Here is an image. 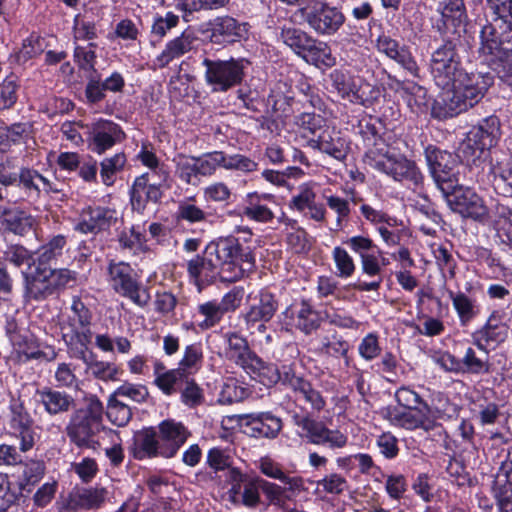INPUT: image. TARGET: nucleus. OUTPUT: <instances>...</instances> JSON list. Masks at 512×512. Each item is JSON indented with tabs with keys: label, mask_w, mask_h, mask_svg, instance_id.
Wrapping results in <instances>:
<instances>
[{
	"label": "nucleus",
	"mask_w": 512,
	"mask_h": 512,
	"mask_svg": "<svg viewBox=\"0 0 512 512\" xmlns=\"http://www.w3.org/2000/svg\"><path fill=\"white\" fill-rule=\"evenodd\" d=\"M187 272L195 285H201L219 276L223 282H236L255 266V257L249 248L244 249L233 236L221 237L210 242L202 255L187 261Z\"/></svg>",
	"instance_id": "f257e3e1"
},
{
	"label": "nucleus",
	"mask_w": 512,
	"mask_h": 512,
	"mask_svg": "<svg viewBox=\"0 0 512 512\" xmlns=\"http://www.w3.org/2000/svg\"><path fill=\"white\" fill-rule=\"evenodd\" d=\"M494 77L489 72H467L464 69L451 79L432 106L434 118L445 120L476 105L492 86Z\"/></svg>",
	"instance_id": "f03ea898"
},
{
	"label": "nucleus",
	"mask_w": 512,
	"mask_h": 512,
	"mask_svg": "<svg viewBox=\"0 0 512 512\" xmlns=\"http://www.w3.org/2000/svg\"><path fill=\"white\" fill-rule=\"evenodd\" d=\"M444 196L451 210L462 217L479 222L493 219L497 237L512 252V210L508 206L494 199L486 203L472 189L463 188L459 184L451 194Z\"/></svg>",
	"instance_id": "7ed1b4c3"
},
{
	"label": "nucleus",
	"mask_w": 512,
	"mask_h": 512,
	"mask_svg": "<svg viewBox=\"0 0 512 512\" xmlns=\"http://www.w3.org/2000/svg\"><path fill=\"white\" fill-rule=\"evenodd\" d=\"M360 134L367 145L374 146L364 155L366 165L386 174L395 181L409 180L415 185L422 182L423 176L415 163L394 148L385 145L374 125L370 123L361 125Z\"/></svg>",
	"instance_id": "20e7f679"
},
{
	"label": "nucleus",
	"mask_w": 512,
	"mask_h": 512,
	"mask_svg": "<svg viewBox=\"0 0 512 512\" xmlns=\"http://www.w3.org/2000/svg\"><path fill=\"white\" fill-rule=\"evenodd\" d=\"M486 5L495 18L481 28L478 52L512 55V0H486Z\"/></svg>",
	"instance_id": "39448f33"
},
{
	"label": "nucleus",
	"mask_w": 512,
	"mask_h": 512,
	"mask_svg": "<svg viewBox=\"0 0 512 512\" xmlns=\"http://www.w3.org/2000/svg\"><path fill=\"white\" fill-rule=\"evenodd\" d=\"M86 406L77 409L71 415L66 426L70 441L80 448H95L97 436L103 430V404L94 395L85 399Z\"/></svg>",
	"instance_id": "423d86ee"
},
{
	"label": "nucleus",
	"mask_w": 512,
	"mask_h": 512,
	"mask_svg": "<svg viewBox=\"0 0 512 512\" xmlns=\"http://www.w3.org/2000/svg\"><path fill=\"white\" fill-rule=\"evenodd\" d=\"M280 38L284 44L309 64L317 67H332L336 62L326 43L314 39L301 29L283 28Z\"/></svg>",
	"instance_id": "0eeeda50"
},
{
	"label": "nucleus",
	"mask_w": 512,
	"mask_h": 512,
	"mask_svg": "<svg viewBox=\"0 0 512 512\" xmlns=\"http://www.w3.org/2000/svg\"><path fill=\"white\" fill-rule=\"evenodd\" d=\"M202 64L205 67V81L211 90L226 92L243 81L245 70L250 63L245 58H230L229 60L205 58Z\"/></svg>",
	"instance_id": "6e6552de"
},
{
	"label": "nucleus",
	"mask_w": 512,
	"mask_h": 512,
	"mask_svg": "<svg viewBox=\"0 0 512 512\" xmlns=\"http://www.w3.org/2000/svg\"><path fill=\"white\" fill-rule=\"evenodd\" d=\"M293 423L300 429L299 436L309 443L327 446L330 449H342L347 445L346 434L329 429L323 422L313 419L308 414H295Z\"/></svg>",
	"instance_id": "1a4fd4ad"
},
{
	"label": "nucleus",
	"mask_w": 512,
	"mask_h": 512,
	"mask_svg": "<svg viewBox=\"0 0 512 512\" xmlns=\"http://www.w3.org/2000/svg\"><path fill=\"white\" fill-rule=\"evenodd\" d=\"M430 174L443 195L451 194L459 184L457 177V161L446 151L428 147L425 151Z\"/></svg>",
	"instance_id": "9d476101"
},
{
	"label": "nucleus",
	"mask_w": 512,
	"mask_h": 512,
	"mask_svg": "<svg viewBox=\"0 0 512 512\" xmlns=\"http://www.w3.org/2000/svg\"><path fill=\"white\" fill-rule=\"evenodd\" d=\"M462 70L461 58L452 41L444 42L432 52L430 72L439 87H447L451 79Z\"/></svg>",
	"instance_id": "9b49d317"
},
{
	"label": "nucleus",
	"mask_w": 512,
	"mask_h": 512,
	"mask_svg": "<svg viewBox=\"0 0 512 512\" xmlns=\"http://www.w3.org/2000/svg\"><path fill=\"white\" fill-rule=\"evenodd\" d=\"M110 283L113 289L124 297L129 298L133 303L144 307L150 300L148 291L142 287L134 278L133 269L124 262L110 263Z\"/></svg>",
	"instance_id": "f8f14e48"
},
{
	"label": "nucleus",
	"mask_w": 512,
	"mask_h": 512,
	"mask_svg": "<svg viewBox=\"0 0 512 512\" xmlns=\"http://www.w3.org/2000/svg\"><path fill=\"white\" fill-rule=\"evenodd\" d=\"M308 26L319 35H333L344 24L345 16L337 7L317 1L303 10Z\"/></svg>",
	"instance_id": "ddd939ff"
},
{
	"label": "nucleus",
	"mask_w": 512,
	"mask_h": 512,
	"mask_svg": "<svg viewBox=\"0 0 512 512\" xmlns=\"http://www.w3.org/2000/svg\"><path fill=\"white\" fill-rule=\"evenodd\" d=\"M248 310L242 314L246 329L251 333L257 330L259 333L266 331V323L271 321L278 310L276 297L267 290H260L257 295L251 297Z\"/></svg>",
	"instance_id": "4468645a"
},
{
	"label": "nucleus",
	"mask_w": 512,
	"mask_h": 512,
	"mask_svg": "<svg viewBox=\"0 0 512 512\" xmlns=\"http://www.w3.org/2000/svg\"><path fill=\"white\" fill-rule=\"evenodd\" d=\"M500 137V122L497 117H488L473 127L468 133L467 140L462 145L463 153L471 150L470 155L480 157L485 151L496 145Z\"/></svg>",
	"instance_id": "2eb2a0df"
},
{
	"label": "nucleus",
	"mask_w": 512,
	"mask_h": 512,
	"mask_svg": "<svg viewBox=\"0 0 512 512\" xmlns=\"http://www.w3.org/2000/svg\"><path fill=\"white\" fill-rule=\"evenodd\" d=\"M125 139L121 127L106 119H100L88 126V147L96 154H103Z\"/></svg>",
	"instance_id": "dca6fc26"
},
{
	"label": "nucleus",
	"mask_w": 512,
	"mask_h": 512,
	"mask_svg": "<svg viewBox=\"0 0 512 512\" xmlns=\"http://www.w3.org/2000/svg\"><path fill=\"white\" fill-rule=\"evenodd\" d=\"M116 210L102 206H87L79 214L74 230L82 234H97L118 222Z\"/></svg>",
	"instance_id": "f3484780"
},
{
	"label": "nucleus",
	"mask_w": 512,
	"mask_h": 512,
	"mask_svg": "<svg viewBox=\"0 0 512 512\" xmlns=\"http://www.w3.org/2000/svg\"><path fill=\"white\" fill-rule=\"evenodd\" d=\"M240 425L250 437L274 439L281 432L283 422L271 412H260L241 415Z\"/></svg>",
	"instance_id": "a211bd4d"
},
{
	"label": "nucleus",
	"mask_w": 512,
	"mask_h": 512,
	"mask_svg": "<svg viewBox=\"0 0 512 512\" xmlns=\"http://www.w3.org/2000/svg\"><path fill=\"white\" fill-rule=\"evenodd\" d=\"M436 11L440 15L436 21V28L441 33H457L469 22L464 0H441L437 4Z\"/></svg>",
	"instance_id": "6ab92c4d"
},
{
	"label": "nucleus",
	"mask_w": 512,
	"mask_h": 512,
	"mask_svg": "<svg viewBox=\"0 0 512 512\" xmlns=\"http://www.w3.org/2000/svg\"><path fill=\"white\" fill-rule=\"evenodd\" d=\"M161 443L160 457H174L190 436L189 430L175 420H164L158 425Z\"/></svg>",
	"instance_id": "aec40b11"
},
{
	"label": "nucleus",
	"mask_w": 512,
	"mask_h": 512,
	"mask_svg": "<svg viewBox=\"0 0 512 512\" xmlns=\"http://www.w3.org/2000/svg\"><path fill=\"white\" fill-rule=\"evenodd\" d=\"M29 199L37 200L42 195L58 194L63 191L62 185L52 181L39 173V171L24 167L17 184Z\"/></svg>",
	"instance_id": "412c9836"
},
{
	"label": "nucleus",
	"mask_w": 512,
	"mask_h": 512,
	"mask_svg": "<svg viewBox=\"0 0 512 512\" xmlns=\"http://www.w3.org/2000/svg\"><path fill=\"white\" fill-rule=\"evenodd\" d=\"M283 385L291 390L295 401H303L317 412L324 409L326 402L320 391L303 377L294 372H286L283 377Z\"/></svg>",
	"instance_id": "4be33fe9"
},
{
	"label": "nucleus",
	"mask_w": 512,
	"mask_h": 512,
	"mask_svg": "<svg viewBox=\"0 0 512 512\" xmlns=\"http://www.w3.org/2000/svg\"><path fill=\"white\" fill-rule=\"evenodd\" d=\"M307 145L339 161L346 158L349 150L348 144L341 136L340 131L330 127L324 128L316 137L310 138Z\"/></svg>",
	"instance_id": "5701e85b"
},
{
	"label": "nucleus",
	"mask_w": 512,
	"mask_h": 512,
	"mask_svg": "<svg viewBox=\"0 0 512 512\" xmlns=\"http://www.w3.org/2000/svg\"><path fill=\"white\" fill-rule=\"evenodd\" d=\"M208 38L214 44H229L239 41L246 32V25L230 16L216 17L209 23Z\"/></svg>",
	"instance_id": "b1692460"
},
{
	"label": "nucleus",
	"mask_w": 512,
	"mask_h": 512,
	"mask_svg": "<svg viewBox=\"0 0 512 512\" xmlns=\"http://www.w3.org/2000/svg\"><path fill=\"white\" fill-rule=\"evenodd\" d=\"M329 78L332 87L343 99L355 104H364L367 98L363 90V81L360 78L338 69L333 70Z\"/></svg>",
	"instance_id": "393cba45"
},
{
	"label": "nucleus",
	"mask_w": 512,
	"mask_h": 512,
	"mask_svg": "<svg viewBox=\"0 0 512 512\" xmlns=\"http://www.w3.org/2000/svg\"><path fill=\"white\" fill-rule=\"evenodd\" d=\"M25 279L26 292L35 300H42L53 294L55 289L48 274V266L34 265L22 271Z\"/></svg>",
	"instance_id": "a878e982"
},
{
	"label": "nucleus",
	"mask_w": 512,
	"mask_h": 512,
	"mask_svg": "<svg viewBox=\"0 0 512 512\" xmlns=\"http://www.w3.org/2000/svg\"><path fill=\"white\" fill-rule=\"evenodd\" d=\"M412 411L394 408L389 410L388 418L393 425L407 430L422 428L429 431L433 428V422L430 418L431 409L427 404H423V408L416 412Z\"/></svg>",
	"instance_id": "bb28decb"
},
{
	"label": "nucleus",
	"mask_w": 512,
	"mask_h": 512,
	"mask_svg": "<svg viewBox=\"0 0 512 512\" xmlns=\"http://www.w3.org/2000/svg\"><path fill=\"white\" fill-rule=\"evenodd\" d=\"M508 336V326L503 323L502 316L498 311H493L488 317L485 325L473 334L475 344L487 354L483 345L485 343H501Z\"/></svg>",
	"instance_id": "cd10ccee"
},
{
	"label": "nucleus",
	"mask_w": 512,
	"mask_h": 512,
	"mask_svg": "<svg viewBox=\"0 0 512 512\" xmlns=\"http://www.w3.org/2000/svg\"><path fill=\"white\" fill-rule=\"evenodd\" d=\"M36 395L45 411L51 416L68 413L76 406L74 397L65 391L45 387L37 390Z\"/></svg>",
	"instance_id": "c85d7f7f"
},
{
	"label": "nucleus",
	"mask_w": 512,
	"mask_h": 512,
	"mask_svg": "<svg viewBox=\"0 0 512 512\" xmlns=\"http://www.w3.org/2000/svg\"><path fill=\"white\" fill-rule=\"evenodd\" d=\"M107 493L103 487L75 489L69 494L67 508L72 511L98 509L105 502Z\"/></svg>",
	"instance_id": "c756f323"
},
{
	"label": "nucleus",
	"mask_w": 512,
	"mask_h": 512,
	"mask_svg": "<svg viewBox=\"0 0 512 512\" xmlns=\"http://www.w3.org/2000/svg\"><path fill=\"white\" fill-rule=\"evenodd\" d=\"M34 222L33 216L19 207H0V224L14 234H26Z\"/></svg>",
	"instance_id": "7c9ffc66"
},
{
	"label": "nucleus",
	"mask_w": 512,
	"mask_h": 512,
	"mask_svg": "<svg viewBox=\"0 0 512 512\" xmlns=\"http://www.w3.org/2000/svg\"><path fill=\"white\" fill-rule=\"evenodd\" d=\"M133 454L136 459L160 456L161 443L158 432L154 428H145L135 433L133 438Z\"/></svg>",
	"instance_id": "2f4dec72"
},
{
	"label": "nucleus",
	"mask_w": 512,
	"mask_h": 512,
	"mask_svg": "<svg viewBox=\"0 0 512 512\" xmlns=\"http://www.w3.org/2000/svg\"><path fill=\"white\" fill-rule=\"evenodd\" d=\"M255 360L257 363L251 361L244 371L252 378L257 379L259 382L267 386L276 384L279 381L283 384L284 374L286 372H294L288 366H282V369H279L274 364H267L257 355L255 356Z\"/></svg>",
	"instance_id": "473e14b6"
},
{
	"label": "nucleus",
	"mask_w": 512,
	"mask_h": 512,
	"mask_svg": "<svg viewBox=\"0 0 512 512\" xmlns=\"http://www.w3.org/2000/svg\"><path fill=\"white\" fill-rule=\"evenodd\" d=\"M225 340L227 343L225 356L228 360L233 361L243 370L251 361L257 363L255 360L256 354L250 349L245 338L237 333H227L225 334Z\"/></svg>",
	"instance_id": "72a5a7b5"
},
{
	"label": "nucleus",
	"mask_w": 512,
	"mask_h": 512,
	"mask_svg": "<svg viewBox=\"0 0 512 512\" xmlns=\"http://www.w3.org/2000/svg\"><path fill=\"white\" fill-rule=\"evenodd\" d=\"M196 41L197 37L192 31H184L180 36L166 44L165 49L157 57L158 65L165 67L175 58H179L188 53L193 49Z\"/></svg>",
	"instance_id": "f704fd0d"
},
{
	"label": "nucleus",
	"mask_w": 512,
	"mask_h": 512,
	"mask_svg": "<svg viewBox=\"0 0 512 512\" xmlns=\"http://www.w3.org/2000/svg\"><path fill=\"white\" fill-rule=\"evenodd\" d=\"M78 358L86 365V371L99 380H115L118 368L114 363L97 360L95 354L88 350H81Z\"/></svg>",
	"instance_id": "c9c22d12"
},
{
	"label": "nucleus",
	"mask_w": 512,
	"mask_h": 512,
	"mask_svg": "<svg viewBox=\"0 0 512 512\" xmlns=\"http://www.w3.org/2000/svg\"><path fill=\"white\" fill-rule=\"evenodd\" d=\"M224 313L217 300H209L197 305L193 314L197 327L208 330L218 325L223 319Z\"/></svg>",
	"instance_id": "e433bc0d"
},
{
	"label": "nucleus",
	"mask_w": 512,
	"mask_h": 512,
	"mask_svg": "<svg viewBox=\"0 0 512 512\" xmlns=\"http://www.w3.org/2000/svg\"><path fill=\"white\" fill-rule=\"evenodd\" d=\"M247 198V204L243 208V214L247 218L263 223L269 222L274 218L272 210L263 203L264 200H271V195L249 194Z\"/></svg>",
	"instance_id": "4c0bfd02"
},
{
	"label": "nucleus",
	"mask_w": 512,
	"mask_h": 512,
	"mask_svg": "<svg viewBox=\"0 0 512 512\" xmlns=\"http://www.w3.org/2000/svg\"><path fill=\"white\" fill-rule=\"evenodd\" d=\"M322 317L308 302L302 301L295 310V326L304 332L310 334L320 326Z\"/></svg>",
	"instance_id": "58836bf2"
},
{
	"label": "nucleus",
	"mask_w": 512,
	"mask_h": 512,
	"mask_svg": "<svg viewBox=\"0 0 512 512\" xmlns=\"http://www.w3.org/2000/svg\"><path fill=\"white\" fill-rule=\"evenodd\" d=\"M449 297L461 325H467L478 315L479 307L475 299L468 297L463 292L454 293L453 291H449Z\"/></svg>",
	"instance_id": "ea45409f"
},
{
	"label": "nucleus",
	"mask_w": 512,
	"mask_h": 512,
	"mask_svg": "<svg viewBox=\"0 0 512 512\" xmlns=\"http://www.w3.org/2000/svg\"><path fill=\"white\" fill-rule=\"evenodd\" d=\"M176 175L185 183L197 185L200 182V169L196 157L184 155L178 156L175 160Z\"/></svg>",
	"instance_id": "a19ab883"
},
{
	"label": "nucleus",
	"mask_w": 512,
	"mask_h": 512,
	"mask_svg": "<svg viewBox=\"0 0 512 512\" xmlns=\"http://www.w3.org/2000/svg\"><path fill=\"white\" fill-rule=\"evenodd\" d=\"M491 173L494 176L495 189L504 195L512 197V167L508 162H496L491 164Z\"/></svg>",
	"instance_id": "79ce46f5"
},
{
	"label": "nucleus",
	"mask_w": 512,
	"mask_h": 512,
	"mask_svg": "<svg viewBox=\"0 0 512 512\" xmlns=\"http://www.w3.org/2000/svg\"><path fill=\"white\" fill-rule=\"evenodd\" d=\"M480 53L483 56H489L494 71L498 77L512 89V55L510 52L502 53Z\"/></svg>",
	"instance_id": "37998d69"
},
{
	"label": "nucleus",
	"mask_w": 512,
	"mask_h": 512,
	"mask_svg": "<svg viewBox=\"0 0 512 512\" xmlns=\"http://www.w3.org/2000/svg\"><path fill=\"white\" fill-rule=\"evenodd\" d=\"M20 90L19 78L14 75H8L0 83V110L12 108L18 100Z\"/></svg>",
	"instance_id": "c03bdc74"
},
{
	"label": "nucleus",
	"mask_w": 512,
	"mask_h": 512,
	"mask_svg": "<svg viewBox=\"0 0 512 512\" xmlns=\"http://www.w3.org/2000/svg\"><path fill=\"white\" fill-rule=\"evenodd\" d=\"M67 245L64 235L53 236L45 245L39 249L37 264L47 266L52 260L62 255Z\"/></svg>",
	"instance_id": "a18cd8bd"
},
{
	"label": "nucleus",
	"mask_w": 512,
	"mask_h": 512,
	"mask_svg": "<svg viewBox=\"0 0 512 512\" xmlns=\"http://www.w3.org/2000/svg\"><path fill=\"white\" fill-rule=\"evenodd\" d=\"M202 361V347L198 343H193L185 347L183 357L177 368L181 369L186 376H189L201 368Z\"/></svg>",
	"instance_id": "49530a36"
},
{
	"label": "nucleus",
	"mask_w": 512,
	"mask_h": 512,
	"mask_svg": "<svg viewBox=\"0 0 512 512\" xmlns=\"http://www.w3.org/2000/svg\"><path fill=\"white\" fill-rule=\"evenodd\" d=\"M106 415L112 424L123 427L130 421L132 412L126 403L112 394L108 401Z\"/></svg>",
	"instance_id": "de8ad7c7"
},
{
	"label": "nucleus",
	"mask_w": 512,
	"mask_h": 512,
	"mask_svg": "<svg viewBox=\"0 0 512 512\" xmlns=\"http://www.w3.org/2000/svg\"><path fill=\"white\" fill-rule=\"evenodd\" d=\"M72 314L68 321L61 326V332L71 331L76 328H84L91 323V313L80 300H75L72 304Z\"/></svg>",
	"instance_id": "09e8293b"
},
{
	"label": "nucleus",
	"mask_w": 512,
	"mask_h": 512,
	"mask_svg": "<svg viewBox=\"0 0 512 512\" xmlns=\"http://www.w3.org/2000/svg\"><path fill=\"white\" fill-rule=\"evenodd\" d=\"M187 378L181 369L174 368L167 370L165 374L160 375L154 379V384L163 392V394L170 396L177 392V386L184 383Z\"/></svg>",
	"instance_id": "8fccbe9b"
},
{
	"label": "nucleus",
	"mask_w": 512,
	"mask_h": 512,
	"mask_svg": "<svg viewBox=\"0 0 512 512\" xmlns=\"http://www.w3.org/2000/svg\"><path fill=\"white\" fill-rule=\"evenodd\" d=\"M126 163V157L123 153H117L110 158H105L100 163V177L102 182L107 185H113L115 175L123 169Z\"/></svg>",
	"instance_id": "3c124183"
},
{
	"label": "nucleus",
	"mask_w": 512,
	"mask_h": 512,
	"mask_svg": "<svg viewBox=\"0 0 512 512\" xmlns=\"http://www.w3.org/2000/svg\"><path fill=\"white\" fill-rule=\"evenodd\" d=\"M23 169L17 158L7 157L0 162V185L4 187L17 185Z\"/></svg>",
	"instance_id": "603ef678"
},
{
	"label": "nucleus",
	"mask_w": 512,
	"mask_h": 512,
	"mask_svg": "<svg viewBox=\"0 0 512 512\" xmlns=\"http://www.w3.org/2000/svg\"><path fill=\"white\" fill-rule=\"evenodd\" d=\"M260 487L271 505L284 508L287 501L291 500V497L286 493V488L276 483L261 479Z\"/></svg>",
	"instance_id": "864d4df0"
},
{
	"label": "nucleus",
	"mask_w": 512,
	"mask_h": 512,
	"mask_svg": "<svg viewBox=\"0 0 512 512\" xmlns=\"http://www.w3.org/2000/svg\"><path fill=\"white\" fill-rule=\"evenodd\" d=\"M332 257L337 269V276L349 278L354 274L356 269L354 260L344 248L340 246L335 247Z\"/></svg>",
	"instance_id": "5fc2aeb1"
},
{
	"label": "nucleus",
	"mask_w": 512,
	"mask_h": 512,
	"mask_svg": "<svg viewBox=\"0 0 512 512\" xmlns=\"http://www.w3.org/2000/svg\"><path fill=\"white\" fill-rule=\"evenodd\" d=\"M203 389L190 379L189 376L184 380V387L181 390V401L189 408H195L204 402Z\"/></svg>",
	"instance_id": "6e6d98bb"
},
{
	"label": "nucleus",
	"mask_w": 512,
	"mask_h": 512,
	"mask_svg": "<svg viewBox=\"0 0 512 512\" xmlns=\"http://www.w3.org/2000/svg\"><path fill=\"white\" fill-rule=\"evenodd\" d=\"M176 217L178 220L194 224L206 221L208 214L190 200H186L179 203Z\"/></svg>",
	"instance_id": "4d7b16f0"
},
{
	"label": "nucleus",
	"mask_w": 512,
	"mask_h": 512,
	"mask_svg": "<svg viewBox=\"0 0 512 512\" xmlns=\"http://www.w3.org/2000/svg\"><path fill=\"white\" fill-rule=\"evenodd\" d=\"M261 478H248L244 482L242 494L237 505H244L248 508H255L260 503V487Z\"/></svg>",
	"instance_id": "13d9d810"
},
{
	"label": "nucleus",
	"mask_w": 512,
	"mask_h": 512,
	"mask_svg": "<svg viewBox=\"0 0 512 512\" xmlns=\"http://www.w3.org/2000/svg\"><path fill=\"white\" fill-rule=\"evenodd\" d=\"M4 260L12 263L16 267L27 265V269L37 265L33 255L23 246L12 245L4 252Z\"/></svg>",
	"instance_id": "bf43d9fd"
},
{
	"label": "nucleus",
	"mask_w": 512,
	"mask_h": 512,
	"mask_svg": "<svg viewBox=\"0 0 512 512\" xmlns=\"http://www.w3.org/2000/svg\"><path fill=\"white\" fill-rule=\"evenodd\" d=\"M200 174L202 176L212 175L218 167L224 168L225 153L222 151H213L196 157Z\"/></svg>",
	"instance_id": "052dcab7"
},
{
	"label": "nucleus",
	"mask_w": 512,
	"mask_h": 512,
	"mask_svg": "<svg viewBox=\"0 0 512 512\" xmlns=\"http://www.w3.org/2000/svg\"><path fill=\"white\" fill-rule=\"evenodd\" d=\"M463 366V373L482 374L489 372L490 365L487 359L476 356L473 348L466 349L465 354L460 360Z\"/></svg>",
	"instance_id": "680f3d73"
},
{
	"label": "nucleus",
	"mask_w": 512,
	"mask_h": 512,
	"mask_svg": "<svg viewBox=\"0 0 512 512\" xmlns=\"http://www.w3.org/2000/svg\"><path fill=\"white\" fill-rule=\"evenodd\" d=\"M117 398H126L135 403H143L149 396L148 389L144 385L124 383L113 393Z\"/></svg>",
	"instance_id": "e2e57ef3"
},
{
	"label": "nucleus",
	"mask_w": 512,
	"mask_h": 512,
	"mask_svg": "<svg viewBox=\"0 0 512 512\" xmlns=\"http://www.w3.org/2000/svg\"><path fill=\"white\" fill-rule=\"evenodd\" d=\"M14 436L20 440V450L27 452L35 445L38 435L31 423H25L11 427Z\"/></svg>",
	"instance_id": "0e129e2a"
},
{
	"label": "nucleus",
	"mask_w": 512,
	"mask_h": 512,
	"mask_svg": "<svg viewBox=\"0 0 512 512\" xmlns=\"http://www.w3.org/2000/svg\"><path fill=\"white\" fill-rule=\"evenodd\" d=\"M245 289L242 286H234L231 290L223 295L218 302L224 315L229 312H235L243 302Z\"/></svg>",
	"instance_id": "69168bd1"
},
{
	"label": "nucleus",
	"mask_w": 512,
	"mask_h": 512,
	"mask_svg": "<svg viewBox=\"0 0 512 512\" xmlns=\"http://www.w3.org/2000/svg\"><path fill=\"white\" fill-rule=\"evenodd\" d=\"M148 183L137 177L131 190V204L134 210L143 211L147 202L150 201Z\"/></svg>",
	"instance_id": "338daca9"
},
{
	"label": "nucleus",
	"mask_w": 512,
	"mask_h": 512,
	"mask_svg": "<svg viewBox=\"0 0 512 512\" xmlns=\"http://www.w3.org/2000/svg\"><path fill=\"white\" fill-rule=\"evenodd\" d=\"M317 485L322 487L326 493L342 494L348 488V482L344 476L339 473H330L321 480L317 481Z\"/></svg>",
	"instance_id": "774afa93"
}]
</instances>
